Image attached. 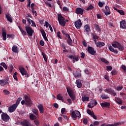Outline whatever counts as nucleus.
<instances>
[{"instance_id": "1", "label": "nucleus", "mask_w": 126, "mask_h": 126, "mask_svg": "<svg viewBox=\"0 0 126 126\" xmlns=\"http://www.w3.org/2000/svg\"><path fill=\"white\" fill-rule=\"evenodd\" d=\"M58 19L60 25L62 27H64L66 24V22H68V20H66L64 17L62 15L61 13L58 14Z\"/></svg>"}, {"instance_id": "2", "label": "nucleus", "mask_w": 126, "mask_h": 126, "mask_svg": "<svg viewBox=\"0 0 126 126\" xmlns=\"http://www.w3.org/2000/svg\"><path fill=\"white\" fill-rule=\"evenodd\" d=\"M25 100L26 101L25 105L28 107H32V97L30 95H24Z\"/></svg>"}, {"instance_id": "3", "label": "nucleus", "mask_w": 126, "mask_h": 126, "mask_svg": "<svg viewBox=\"0 0 126 126\" xmlns=\"http://www.w3.org/2000/svg\"><path fill=\"white\" fill-rule=\"evenodd\" d=\"M71 117L73 120H76L77 118H81V114L79 111L75 110L72 112Z\"/></svg>"}, {"instance_id": "4", "label": "nucleus", "mask_w": 126, "mask_h": 126, "mask_svg": "<svg viewBox=\"0 0 126 126\" xmlns=\"http://www.w3.org/2000/svg\"><path fill=\"white\" fill-rule=\"evenodd\" d=\"M25 29L28 36H30V37L33 36V32H34V31L31 27H28L27 26V25H26Z\"/></svg>"}, {"instance_id": "5", "label": "nucleus", "mask_w": 126, "mask_h": 126, "mask_svg": "<svg viewBox=\"0 0 126 126\" xmlns=\"http://www.w3.org/2000/svg\"><path fill=\"white\" fill-rule=\"evenodd\" d=\"M19 69L23 76H25V77H29V74L27 73V71H26V69H25L24 67L21 66L19 68Z\"/></svg>"}, {"instance_id": "6", "label": "nucleus", "mask_w": 126, "mask_h": 126, "mask_svg": "<svg viewBox=\"0 0 126 126\" xmlns=\"http://www.w3.org/2000/svg\"><path fill=\"white\" fill-rule=\"evenodd\" d=\"M67 89V92L69 96V97L71 98V99L72 100V101H74L75 100V95L73 94V93L72 92V90L66 88Z\"/></svg>"}, {"instance_id": "7", "label": "nucleus", "mask_w": 126, "mask_h": 126, "mask_svg": "<svg viewBox=\"0 0 126 126\" xmlns=\"http://www.w3.org/2000/svg\"><path fill=\"white\" fill-rule=\"evenodd\" d=\"M68 58L69 59H70L72 60V63H74L75 62H78L79 61V57L78 56H75V55H72L71 54H70L69 56H68Z\"/></svg>"}, {"instance_id": "8", "label": "nucleus", "mask_w": 126, "mask_h": 126, "mask_svg": "<svg viewBox=\"0 0 126 126\" xmlns=\"http://www.w3.org/2000/svg\"><path fill=\"white\" fill-rule=\"evenodd\" d=\"M21 124L23 126H34V125L31 124V121L27 120L23 121Z\"/></svg>"}, {"instance_id": "9", "label": "nucleus", "mask_w": 126, "mask_h": 126, "mask_svg": "<svg viewBox=\"0 0 126 126\" xmlns=\"http://www.w3.org/2000/svg\"><path fill=\"white\" fill-rule=\"evenodd\" d=\"M1 119L4 122H8L9 121V116L7 114L5 113H2L1 115Z\"/></svg>"}, {"instance_id": "10", "label": "nucleus", "mask_w": 126, "mask_h": 126, "mask_svg": "<svg viewBox=\"0 0 126 126\" xmlns=\"http://www.w3.org/2000/svg\"><path fill=\"white\" fill-rule=\"evenodd\" d=\"M105 92H107V93H109L112 96H113V97H115V96H117V93H116V92L112 88H108L105 90Z\"/></svg>"}, {"instance_id": "11", "label": "nucleus", "mask_w": 126, "mask_h": 126, "mask_svg": "<svg viewBox=\"0 0 126 126\" xmlns=\"http://www.w3.org/2000/svg\"><path fill=\"white\" fill-rule=\"evenodd\" d=\"M9 80V78L7 77L5 80H0V85L1 86H5L7 84H9L8 81Z\"/></svg>"}, {"instance_id": "12", "label": "nucleus", "mask_w": 126, "mask_h": 126, "mask_svg": "<svg viewBox=\"0 0 126 126\" xmlns=\"http://www.w3.org/2000/svg\"><path fill=\"white\" fill-rule=\"evenodd\" d=\"M74 25L77 29H80L81 26H82V23L81 20L79 19L77 21L75 22Z\"/></svg>"}, {"instance_id": "13", "label": "nucleus", "mask_w": 126, "mask_h": 126, "mask_svg": "<svg viewBox=\"0 0 126 126\" xmlns=\"http://www.w3.org/2000/svg\"><path fill=\"white\" fill-rule=\"evenodd\" d=\"M89 54L92 55V56H96V52L94 50V48L92 47L89 46L87 50Z\"/></svg>"}, {"instance_id": "14", "label": "nucleus", "mask_w": 126, "mask_h": 126, "mask_svg": "<svg viewBox=\"0 0 126 126\" xmlns=\"http://www.w3.org/2000/svg\"><path fill=\"white\" fill-rule=\"evenodd\" d=\"M84 11H85V10L80 7L77 8L75 9V12L76 14H78V15H83Z\"/></svg>"}, {"instance_id": "15", "label": "nucleus", "mask_w": 126, "mask_h": 126, "mask_svg": "<svg viewBox=\"0 0 126 126\" xmlns=\"http://www.w3.org/2000/svg\"><path fill=\"white\" fill-rule=\"evenodd\" d=\"M16 108H17V105L14 104L8 108V111L9 113H13L16 110Z\"/></svg>"}, {"instance_id": "16", "label": "nucleus", "mask_w": 126, "mask_h": 126, "mask_svg": "<svg viewBox=\"0 0 126 126\" xmlns=\"http://www.w3.org/2000/svg\"><path fill=\"white\" fill-rule=\"evenodd\" d=\"M120 28L122 29H126V21L125 20H123L120 21Z\"/></svg>"}, {"instance_id": "17", "label": "nucleus", "mask_w": 126, "mask_h": 126, "mask_svg": "<svg viewBox=\"0 0 126 126\" xmlns=\"http://www.w3.org/2000/svg\"><path fill=\"white\" fill-rule=\"evenodd\" d=\"M100 105L101 106L102 108H110V106H111V103L108 102H102L100 104Z\"/></svg>"}, {"instance_id": "18", "label": "nucleus", "mask_w": 126, "mask_h": 126, "mask_svg": "<svg viewBox=\"0 0 126 126\" xmlns=\"http://www.w3.org/2000/svg\"><path fill=\"white\" fill-rule=\"evenodd\" d=\"M105 11H104V13H105L106 16H108V15H110L111 14V11L110 10V7L107 6H105Z\"/></svg>"}, {"instance_id": "19", "label": "nucleus", "mask_w": 126, "mask_h": 126, "mask_svg": "<svg viewBox=\"0 0 126 126\" xmlns=\"http://www.w3.org/2000/svg\"><path fill=\"white\" fill-rule=\"evenodd\" d=\"M41 33V35L43 38V39H44L45 41H49V40H48V38H47V35H46V32H45V31L44 30V29H42L40 30Z\"/></svg>"}, {"instance_id": "20", "label": "nucleus", "mask_w": 126, "mask_h": 126, "mask_svg": "<svg viewBox=\"0 0 126 126\" xmlns=\"http://www.w3.org/2000/svg\"><path fill=\"white\" fill-rule=\"evenodd\" d=\"M2 36L3 37V40L5 41L6 40V30L3 28H2Z\"/></svg>"}, {"instance_id": "21", "label": "nucleus", "mask_w": 126, "mask_h": 126, "mask_svg": "<svg viewBox=\"0 0 126 126\" xmlns=\"http://www.w3.org/2000/svg\"><path fill=\"white\" fill-rule=\"evenodd\" d=\"M37 107L39 111L40 114H44V106L42 104H38Z\"/></svg>"}, {"instance_id": "22", "label": "nucleus", "mask_w": 126, "mask_h": 126, "mask_svg": "<svg viewBox=\"0 0 126 126\" xmlns=\"http://www.w3.org/2000/svg\"><path fill=\"white\" fill-rule=\"evenodd\" d=\"M120 125H121V122H117L114 124H108V125H106V124H103L101 125V126H120Z\"/></svg>"}, {"instance_id": "23", "label": "nucleus", "mask_w": 126, "mask_h": 126, "mask_svg": "<svg viewBox=\"0 0 126 126\" xmlns=\"http://www.w3.org/2000/svg\"><path fill=\"white\" fill-rule=\"evenodd\" d=\"M6 18L9 22H10V23H12V18H11V17H10V14L7 13L5 14Z\"/></svg>"}, {"instance_id": "24", "label": "nucleus", "mask_w": 126, "mask_h": 126, "mask_svg": "<svg viewBox=\"0 0 126 126\" xmlns=\"http://www.w3.org/2000/svg\"><path fill=\"white\" fill-rule=\"evenodd\" d=\"M109 49L112 52V53H114L116 55L118 54V50H115V48L113 47L111 45L109 46Z\"/></svg>"}, {"instance_id": "25", "label": "nucleus", "mask_w": 126, "mask_h": 126, "mask_svg": "<svg viewBox=\"0 0 126 126\" xmlns=\"http://www.w3.org/2000/svg\"><path fill=\"white\" fill-rule=\"evenodd\" d=\"M76 84L78 88H81L82 87V83H81V81L79 80H77L76 81Z\"/></svg>"}, {"instance_id": "26", "label": "nucleus", "mask_w": 126, "mask_h": 126, "mask_svg": "<svg viewBox=\"0 0 126 126\" xmlns=\"http://www.w3.org/2000/svg\"><path fill=\"white\" fill-rule=\"evenodd\" d=\"M115 101L117 102V104L119 105H123V101L122 99L119 97H115Z\"/></svg>"}, {"instance_id": "27", "label": "nucleus", "mask_w": 126, "mask_h": 126, "mask_svg": "<svg viewBox=\"0 0 126 126\" xmlns=\"http://www.w3.org/2000/svg\"><path fill=\"white\" fill-rule=\"evenodd\" d=\"M94 26L95 31H97V32H101V28H100V26L99 25H98L97 24H94Z\"/></svg>"}, {"instance_id": "28", "label": "nucleus", "mask_w": 126, "mask_h": 126, "mask_svg": "<svg viewBox=\"0 0 126 126\" xmlns=\"http://www.w3.org/2000/svg\"><path fill=\"white\" fill-rule=\"evenodd\" d=\"M85 31L87 32L88 33L90 32V26L88 24L84 26Z\"/></svg>"}, {"instance_id": "29", "label": "nucleus", "mask_w": 126, "mask_h": 126, "mask_svg": "<svg viewBox=\"0 0 126 126\" xmlns=\"http://www.w3.org/2000/svg\"><path fill=\"white\" fill-rule=\"evenodd\" d=\"M33 114L35 115V116H37L38 117V114H39V111L37 109V108H33L32 110Z\"/></svg>"}, {"instance_id": "30", "label": "nucleus", "mask_w": 126, "mask_h": 126, "mask_svg": "<svg viewBox=\"0 0 126 126\" xmlns=\"http://www.w3.org/2000/svg\"><path fill=\"white\" fill-rule=\"evenodd\" d=\"M82 100L83 102H88L89 101V97H86V95L82 96Z\"/></svg>"}, {"instance_id": "31", "label": "nucleus", "mask_w": 126, "mask_h": 126, "mask_svg": "<svg viewBox=\"0 0 126 126\" xmlns=\"http://www.w3.org/2000/svg\"><path fill=\"white\" fill-rule=\"evenodd\" d=\"M117 49H118L119 51L123 52V51L125 50V47H124L123 45L121 44V43H119V44H118V46H117Z\"/></svg>"}, {"instance_id": "32", "label": "nucleus", "mask_w": 126, "mask_h": 126, "mask_svg": "<svg viewBox=\"0 0 126 126\" xmlns=\"http://www.w3.org/2000/svg\"><path fill=\"white\" fill-rule=\"evenodd\" d=\"M104 46H105V43L103 42H98L96 43V47H101Z\"/></svg>"}, {"instance_id": "33", "label": "nucleus", "mask_w": 126, "mask_h": 126, "mask_svg": "<svg viewBox=\"0 0 126 126\" xmlns=\"http://www.w3.org/2000/svg\"><path fill=\"white\" fill-rule=\"evenodd\" d=\"M12 51L14 53H18V48L16 46H13L12 47Z\"/></svg>"}, {"instance_id": "34", "label": "nucleus", "mask_w": 126, "mask_h": 126, "mask_svg": "<svg viewBox=\"0 0 126 126\" xmlns=\"http://www.w3.org/2000/svg\"><path fill=\"white\" fill-rule=\"evenodd\" d=\"M92 35H93V39H94V42L96 43V40H98V39H99V36H98L95 33H93Z\"/></svg>"}, {"instance_id": "35", "label": "nucleus", "mask_w": 126, "mask_h": 126, "mask_svg": "<svg viewBox=\"0 0 126 126\" xmlns=\"http://www.w3.org/2000/svg\"><path fill=\"white\" fill-rule=\"evenodd\" d=\"M101 97L102 100H107V99H109V95L105 94H101Z\"/></svg>"}, {"instance_id": "36", "label": "nucleus", "mask_w": 126, "mask_h": 126, "mask_svg": "<svg viewBox=\"0 0 126 126\" xmlns=\"http://www.w3.org/2000/svg\"><path fill=\"white\" fill-rule=\"evenodd\" d=\"M119 44L120 43H119V42L114 41V43H112V46L113 47V48H118Z\"/></svg>"}, {"instance_id": "37", "label": "nucleus", "mask_w": 126, "mask_h": 126, "mask_svg": "<svg viewBox=\"0 0 126 126\" xmlns=\"http://www.w3.org/2000/svg\"><path fill=\"white\" fill-rule=\"evenodd\" d=\"M33 122L34 123V124L36 126H40V121H39V120L35 118L34 120L33 121Z\"/></svg>"}, {"instance_id": "38", "label": "nucleus", "mask_w": 126, "mask_h": 126, "mask_svg": "<svg viewBox=\"0 0 126 126\" xmlns=\"http://www.w3.org/2000/svg\"><path fill=\"white\" fill-rule=\"evenodd\" d=\"M57 99L62 100V101H63V95L60 94L57 95Z\"/></svg>"}, {"instance_id": "39", "label": "nucleus", "mask_w": 126, "mask_h": 126, "mask_svg": "<svg viewBox=\"0 0 126 126\" xmlns=\"http://www.w3.org/2000/svg\"><path fill=\"white\" fill-rule=\"evenodd\" d=\"M22 100V97H18V99H17L16 102L14 104L15 105H17V107H18V105H19V103H20V101Z\"/></svg>"}, {"instance_id": "40", "label": "nucleus", "mask_w": 126, "mask_h": 126, "mask_svg": "<svg viewBox=\"0 0 126 126\" xmlns=\"http://www.w3.org/2000/svg\"><path fill=\"white\" fill-rule=\"evenodd\" d=\"M93 8H94V6L92 5V4H90L86 8V10L88 11V10H92Z\"/></svg>"}, {"instance_id": "41", "label": "nucleus", "mask_w": 126, "mask_h": 126, "mask_svg": "<svg viewBox=\"0 0 126 126\" xmlns=\"http://www.w3.org/2000/svg\"><path fill=\"white\" fill-rule=\"evenodd\" d=\"M101 62H102V63H104L105 64H109V63H109V61H108L105 58H101Z\"/></svg>"}, {"instance_id": "42", "label": "nucleus", "mask_w": 126, "mask_h": 126, "mask_svg": "<svg viewBox=\"0 0 126 126\" xmlns=\"http://www.w3.org/2000/svg\"><path fill=\"white\" fill-rule=\"evenodd\" d=\"M35 118L36 119V117L34 114H31L30 115V119L32 121H34Z\"/></svg>"}, {"instance_id": "43", "label": "nucleus", "mask_w": 126, "mask_h": 126, "mask_svg": "<svg viewBox=\"0 0 126 126\" xmlns=\"http://www.w3.org/2000/svg\"><path fill=\"white\" fill-rule=\"evenodd\" d=\"M42 55L43 56V58L45 61L47 63L48 62V60L47 59V55L46 54L44 53L43 52H42Z\"/></svg>"}, {"instance_id": "44", "label": "nucleus", "mask_w": 126, "mask_h": 126, "mask_svg": "<svg viewBox=\"0 0 126 126\" xmlns=\"http://www.w3.org/2000/svg\"><path fill=\"white\" fill-rule=\"evenodd\" d=\"M18 74V73H17V72H15L13 75L14 79L15 80H16V81H18V79L17 78Z\"/></svg>"}, {"instance_id": "45", "label": "nucleus", "mask_w": 126, "mask_h": 126, "mask_svg": "<svg viewBox=\"0 0 126 126\" xmlns=\"http://www.w3.org/2000/svg\"><path fill=\"white\" fill-rule=\"evenodd\" d=\"M0 65H2V66H3V67H4V68H5V69H7V65H6V64H5V63L2 62L1 63H0Z\"/></svg>"}, {"instance_id": "46", "label": "nucleus", "mask_w": 126, "mask_h": 126, "mask_svg": "<svg viewBox=\"0 0 126 126\" xmlns=\"http://www.w3.org/2000/svg\"><path fill=\"white\" fill-rule=\"evenodd\" d=\"M26 19H27V21H28V27H29L30 26V25H31V20H31L28 18H27Z\"/></svg>"}, {"instance_id": "47", "label": "nucleus", "mask_w": 126, "mask_h": 126, "mask_svg": "<svg viewBox=\"0 0 126 126\" xmlns=\"http://www.w3.org/2000/svg\"><path fill=\"white\" fill-rule=\"evenodd\" d=\"M118 12L121 14V15H125V11H124L123 10H118Z\"/></svg>"}, {"instance_id": "48", "label": "nucleus", "mask_w": 126, "mask_h": 126, "mask_svg": "<svg viewBox=\"0 0 126 126\" xmlns=\"http://www.w3.org/2000/svg\"><path fill=\"white\" fill-rule=\"evenodd\" d=\"M87 113L89 115H90V116H91L92 115H93L94 112L93 111H91V110H90L89 109H88V110H87Z\"/></svg>"}, {"instance_id": "49", "label": "nucleus", "mask_w": 126, "mask_h": 126, "mask_svg": "<svg viewBox=\"0 0 126 126\" xmlns=\"http://www.w3.org/2000/svg\"><path fill=\"white\" fill-rule=\"evenodd\" d=\"M3 93L5 94V95H9L10 94V92L7 90H4L3 91Z\"/></svg>"}, {"instance_id": "50", "label": "nucleus", "mask_w": 126, "mask_h": 126, "mask_svg": "<svg viewBox=\"0 0 126 126\" xmlns=\"http://www.w3.org/2000/svg\"><path fill=\"white\" fill-rule=\"evenodd\" d=\"M67 42L70 46H72V40L71 39H67Z\"/></svg>"}, {"instance_id": "51", "label": "nucleus", "mask_w": 126, "mask_h": 126, "mask_svg": "<svg viewBox=\"0 0 126 126\" xmlns=\"http://www.w3.org/2000/svg\"><path fill=\"white\" fill-rule=\"evenodd\" d=\"M20 32H21L22 34L24 35V36H26L27 35V33H26V32L23 30V29L21 30Z\"/></svg>"}, {"instance_id": "52", "label": "nucleus", "mask_w": 126, "mask_h": 126, "mask_svg": "<svg viewBox=\"0 0 126 126\" xmlns=\"http://www.w3.org/2000/svg\"><path fill=\"white\" fill-rule=\"evenodd\" d=\"M75 77H80L81 76V73L80 72L75 73L74 75Z\"/></svg>"}, {"instance_id": "53", "label": "nucleus", "mask_w": 126, "mask_h": 126, "mask_svg": "<svg viewBox=\"0 0 126 126\" xmlns=\"http://www.w3.org/2000/svg\"><path fill=\"white\" fill-rule=\"evenodd\" d=\"M106 70L108 71V70H109V71H111L112 70V69H113V67H112V66H106Z\"/></svg>"}, {"instance_id": "54", "label": "nucleus", "mask_w": 126, "mask_h": 126, "mask_svg": "<svg viewBox=\"0 0 126 126\" xmlns=\"http://www.w3.org/2000/svg\"><path fill=\"white\" fill-rule=\"evenodd\" d=\"M83 124H84V125H87V124L88 123V120H87V119L85 118V119H84V120L83 121Z\"/></svg>"}, {"instance_id": "55", "label": "nucleus", "mask_w": 126, "mask_h": 126, "mask_svg": "<svg viewBox=\"0 0 126 126\" xmlns=\"http://www.w3.org/2000/svg\"><path fill=\"white\" fill-rule=\"evenodd\" d=\"M32 25L31 26H32V27H36V24L35 23V22L33 20H31Z\"/></svg>"}, {"instance_id": "56", "label": "nucleus", "mask_w": 126, "mask_h": 126, "mask_svg": "<svg viewBox=\"0 0 126 126\" xmlns=\"http://www.w3.org/2000/svg\"><path fill=\"white\" fill-rule=\"evenodd\" d=\"M44 26H46V28H48V27H49V26H50V24H49V22L45 21L44 23Z\"/></svg>"}, {"instance_id": "57", "label": "nucleus", "mask_w": 126, "mask_h": 126, "mask_svg": "<svg viewBox=\"0 0 126 126\" xmlns=\"http://www.w3.org/2000/svg\"><path fill=\"white\" fill-rule=\"evenodd\" d=\"M39 44L40 45V46H44L45 45V42L43 41V40H40Z\"/></svg>"}, {"instance_id": "58", "label": "nucleus", "mask_w": 126, "mask_h": 126, "mask_svg": "<svg viewBox=\"0 0 126 126\" xmlns=\"http://www.w3.org/2000/svg\"><path fill=\"white\" fill-rule=\"evenodd\" d=\"M93 119L94 120H97V116L95 115V114L94 113V114L92 115H91Z\"/></svg>"}, {"instance_id": "59", "label": "nucleus", "mask_w": 126, "mask_h": 126, "mask_svg": "<svg viewBox=\"0 0 126 126\" xmlns=\"http://www.w3.org/2000/svg\"><path fill=\"white\" fill-rule=\"evenodd\" d=\"M99 122L98 121H94V126H99Z\"/></svg>"}, {"instance_id": "60", "label": "nucleus", "mask_w": 126, "mask_h": 126, "mask_svg": "<svg viewBox=\"0 0 126 126\" xmlns=\"http://www.w3.org/2000/svg\"><path fill=\"white\" fill-rule=\"evenodd\" d=\"M98 5L99 7H103V3L102 2L99 1Z\"/></svg>"}, {"instance_id": "61", "label": "nucleus", "mask_w": 126, "mask_h": 126, "mask_svg": "<svg viewBox=\"0 0 126 126\" xmlns=\"http://www.w3.org/2000/svg\"><path fill=\"white\" fill-rule=\"evenodd\" d=\"M92 104H93L94 105V106H96V105H97V104H98V103L97 102V101L94 100H92Z\"/></svg>"}, {"instance_id": "62", "label": "nucleus", "mask_w": 126, "mask_h": 126, "mask_svg": "<svg viewBox=\"0 0 126 126\" xmlns=\"http://www.w3.org/2000/svg\"><path fill=\"white\" fill-rule=\"evenodd\" d=\"M121 68L124 70V71L126 72V66L125 65H122Z\"/></svg>"}, {"instance_id": "63", "label": "nucleus", "mask_w": 126, "mask_h": 126, "mask_svg": "<svg viewBox=\"0 0 126 126\" xmlns=\"http://www.w3.org/2000/svg\"><path fill=\"white\" fill-rule=\"evenodd\" d=\"M14 37V35L13 34H7V38H13Z\"/></svg>"}, {"instance_id": "64", "label": "nucleus", "mask_w": 126, "mask_h": 126, "mask_svg": "<svg viewBox=\"0 0 126 126\" xmlns=\"http://www.w3.org/2000/svg\"><path fill=\"white\" fill-rule=\"evenodd\" d=\"M63 11H68V9L66 7H63Z\"/></svg>"}]
</instances>
